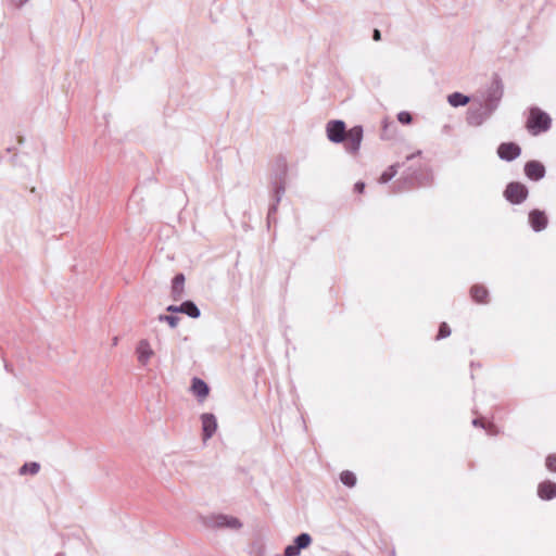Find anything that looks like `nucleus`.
<instances>
[{
  "instance_id": "f257e3e1",
  "label": "nucleus",
  "mask_w": 556,
  "mask_h": 556,
  "mask_svg": "<svg viewBox=\"0 0 556 556\" xmlns=\"http://www.w3.org/2000/svg\"><path fill=\"white\" fill-rule=\"evenodd\" d=\"M503 97V87L500 81H494L480 103L478 113H471L469 115V122L471 124L480 125L484 119L490 117L492 113L497 109L501 99Z\"/></svg>"
},
{
  "instance_id": "f03ea898",
  "label": "nucleus",
  "mask_w": 556,
  "mask_h": 556,
  "mask_svg": "<svg viewBox=\"0 0 556 556\" xmlns=\"http://www.w3.org/2000/svg\"><path fill=\"white\" fill-rule=\"evenodd\" d=\"M551 115L539 106H530L526 119V129L532 136L547 132L552 128Z\"/></svg>"
},
{
  "instance_id": "7ed1b4c3",
  "label": "nucleus",
  "mask_w": 556,
  "mask_h": 556,
  "mask_svg": "<svg viewBox=\"0 0 556 556\" xmlns=\"http://www.w3.org/2000/svg\"><path fill=\"white\" fill-rule=\"evenodd\" d=\"M205 525L213 529L228 528L231 530H239L242 528V522L233 516L229 515H213L205 520Z\"/></svg>"
},
{
  "instance_id": "20e7f679",
  "label": "nucleus",
  "mask_w": 556,
  "mask_h": 556,
  "mask_svg": "<svg viewBox=\"0 0 556 556\" xmlns=\"http://www.w3.org/2000/svg\"><path fill=\"white\" fill-rule=\"evenodd\" d=\"M504 197L513 204H520L527 199L528 189L523 184L510 182L504 191Z\"/></svg>"
},
{
  "instance_id": "39448f33",
  "label": "nucleus",
  "mask_w": 556,
  "mask_h": 556,
  "mask_svg": "<svg viewBox=\"0 0 556 556\" xmlns=\"http://www.w3.org/2000/svg\"><path fill=\"white\" fill-rule=\"evenodd\" d=\"M135 354L138 363L142 367H147L154 357L155 352L148 339H140L136 344Z\"/></svg>"
},
{
  "instance_id": "423d86ee",
  "label": "nucleus",
  "mask_w": 556,
  "mask_h": 556,
  "mask_svg": "<svg viewBox=\"0 0 556 556\" xmlns=\"http://www.w3.org/2000/svg\"><path fill=\"white\" fill-rule=\"evenodd\" d=\"M363 140V127L354 126L348 130L346 137L344 139V147L346 152L351 154H356L361 148V143Z\"/></svg>"
},
{
  "instance_id": "0eeeda50",
  "label": "nucleus",
  "mask_w": 556,
  "mask_h": 556,
  "mask_svg": "<svg viewBox=\"0 0 556 556\" xmlns=\"http://www.w3.org/2000/svg\"><path fill=\"white\" fill-rule=\"evenodd\" d=\"M326 132L331 142L340 143L344 141L348 130L343 121L336 119L327 123Z\"/></svg>"
},
{
  "instance_id": "6e6552de",
  "label": "nucleus",
  "mask_w": 556,
  "mask_h": 556,
  "mask_svg": "<svg viewBox=\"0 0 556 556\" xmlns=\"http://www.w3.org/2000/svg\"><path fill=\"white\" fill-rule=\"evenodd\" d=\"M311 543V535L308 533H301L294 539L293 544H290L285 548L283 555L299 556L301 551L308 547Z\"/></svg>"
},
{
  "instance_id": "1a4fd4ad",
  "label": "nucleus",
  "mask_w": 556,
  "mask_h": 556,
  "mask_svg": "<svg viewBox=\"0 0 556 556\" xmlns=\"http://www.w3.org/2000/svg\"><path fill=\"white\" fill-rule=\"evenodd\" d=\"M521 153V149L518 144L514 142H504L501 143L497 148V154L500 159L511 162L517 159Z\"/></svg>"
},
{
  "instance_id": "9d476101",
  "label": "nucleus",
  "mask_w": 556,
  "mask_h": 556,
  "mask_svg": "<svg viewBox=\"0 0 556 556\" xmlns=\"http://www.w3.org/2000/svg\"><path fill=\"white\" fill-rule=\"evenodd\" d=\"M203 440L207 441L213 437L217 429L216 417L211 413H204L201 415Z\"/></svg>"
},
{
  "instance_id": "9b49d317",
  "label": "nucleus",
  "mask_w": 556,
  "mask_h": 556,
  "mask_svg": "<svg viewBox=\"0 0 556 556\" xmlns=\"http://www.w3.org/2000/svg\"><path fill=\"white\" fill-rule=\"evenodd\" d=\"M529 223L536 232L542 231L547 226V217L543 211L533 210L529 213Z\"/></svg>"
},
{
  "instance_id": "f8f14e48",
  "label": "nucleus",
  "mask_w": 556,
  "mask_h": 556,
  "mask_svg": "<svg viewBox=\"0 0 556 556\" xmlns=\"http://www.w3.org/2000/svg\"><path fill=\"white\" fill-rule=\"evenodd\" d=\"M525 174L532 180H540L545 175V168L538 161H529L525 165Z\"/></svg>"
},
{
  "instance_id": "ddd939ff",
  "label": "nucleus",
  "mask_w": 556,
  "mask_h": 556,
  "mask_svg": "<svg viewBox=\"0 0 556 556\" xmlns=\"http://www.w3.org/2000/svg\"><path fill=\"white\" fill-rule=\"evenodd\" d=\"M285 194V184L283 177H279L274 182V203L269 206L268 210V218L277 211V205L280 202L282 195Z\"/></svg>"
},
{
  "instance_id": "4468645a",
  "label": "nucleus",
  "mask_w": 556,
  "mask_h": 556,
  "mask_svg": "<svg viewBox=\"0 0 556 556\" xmlns=\"http://www.w3.org/2000/svg\"><path fill=\"white\" fill-rule=\"evenodd\" d=\"M538 495L540 498L549 501L556 497V483L552 481L541 482L538 486Z\"/></svg>"
},
{
  "instance_id": "2eb2a0df",
  "label": "nucleus",
  "mask_w": 556,
  "mask_h": 556,
  "mask_svg": "<svg viewBox=\"0 0 556 556\" xmlns=\"http://www.w3.org/2000/svg\"><path fill=\"white\" fill-rule=\"evenodd\" d=\"M191 391L199 399V401H203L210 392L208 386L206 382L200 378H193L191 383Z\"/></svg>"
},
{
  "instance_id": "dca6fc26",
  "label": "nucleus",
  "mask_w": 556,
  "mask_h": 556,
  "mask_svg": "<svg viewBox=\"0 0 556 556\" xmlns=\"http://www.w3.org/2000/svg\"><path fill=\"white\" fill-rule=\"evenodd\" d=\"M185 288V276L184 274H177L172 282V296L174 301H179L184 296Z\"/></svg>"
},
{
  "instance_id": "f3484780",
  "label": "nucleus",
  "mask_w": 556,
  "mask_h": 556,
  "mask_svg": "<svg viewBox=\"0 0 556 556\" xmlns=\"http://www.w3.org/2000/svg\"><path fill=\"white\" fill-rule=\"evenodd\" d=\"M180 313L191 318H198L201 314L199 307L192 301H185L179 305Z\"/></svg>"
},
{
  "instance_id": "a211bd4d",
  "label": "nucleus",
  "mask_w": 556,
  "mask_h": 556,
  "mask_svg": "<svg viewBox=\"0 0 556 556\" xmlns=\"http://www.w3.org/2000/svg\"><path fill=\"white\" fill-rule=\"evenodd\" d=\"M469 101L470 98L460 92H453L447 97V102L454 108L464 106L469 103Z\"/></svg>"
},
{
  "instance_id": "6ab92c4d",
  "label": "nucleus",
  "mask_w": 556,
  "mask_h": 556,
  "mask_svg": "<svg viewBox=\"0 0 556 556\" xmlns=\"http://www.w3.org/2000/svg\"><path fill=\"white\" fill-rule=\"evenodd\" d=\"M471 298L478 303H484L488 296V290L485 287L476 285L470 290Z\"/></svg>"
},
{
  "instance_id": "aec40b11",
  "label": "nucleus",
  "mask_w": 556,
  "mask_h": 556,
  "mask_svg": "<svg viewBox=\"0 0 556 556\" xmlns=\"http://www.w3.org/2000/svg\"><path fill=\"white\" fill-rule=\"evenodd\" d=\"M399 167H400L399 164L391 165L379 177V179H378L379 184H387V182H389L397 174Z\"/></svg>"
},
{
  "instance_id": "412c9836",
  "label": "nucleus",
  "mask_w": 556,
  "mask_h": 556,
  "mask_svg": "<svg viewBox=\"0 0 556 556\" xmlns=\"http://www.w3.org/2000/svg\"><path fill=\"white\" fill-rule=\"evenodd\" d=\"M340 480L344 485L349 488H353L356 484V476L349 470H344L341 472Z\"/></svg>"
},
{
  "instance_id": "4be33fe9",
  "label": "nucleus",
  "mask_w": 556,
  "mask_h": 556,
  "mask_svg": "<svg viewBox=\"0 0 556 556\" xmlns=\"http://www.w3.org/2000/svg\"><path fill=\"white\" fill-rule=\"evenodd\" d=\"M40 469V465L38 463H26L24 464L21 469H20V473L21 475H25V473H30V475H36L38 473Z\"/></svg>"
},
{
  "instance_id": "5701e85b",
  "label": "nucleus",
  "mask_w": 556,
  "mask_h": 556,
  "mask_svg": "<svg viewBox=\"0 0 556 556\" xmlns=\"http://www.w3.org/2000/svg\"><path fill=\"white\" fill-rule=\"evenodd\" d=\"M159 320L167 323L170 326V328H176L178 325L179 318L175 315H160Z\"/></svg>"
},
{
  "instance_id": "b1692460",
  "label": "nucleus",
  "mask_w": 556,
  "mask_h": 556,
  "mask_svg": "<svg viewBox=\"0 0 556 556\" xmlns=\"http://www.w3.org/2000/svg\"><path fill=\"white\" fill-rule=\"evenodd\" d=\"M451 334V329L447 326V324L443 323L441 324L439 328L438 339H444Z\"/></svg>"
},
{
  "instance_id": "393cba45",
  "label": "nucleus",
  "mask_w": 556,
  "mask_h": 556,
  "mask_svg": "<svg viewBox=\"0 0 556 556\" xmlns=\"http://www.w3.org/2000/svg\"><path fill=\"white\" fill-rule=\"evenodd\" d=\"M545 465L549 471L556 472V454L547 456Z\"/></svg>"
},
{
  "instance_id": "a878e982",
  "label": "nucleus",
  "mask_w": 556,
  "mask_h": 556,
  "mask_svg": "<svg viewBox=\"0 0 556 556\" xmlns=\"http://www.w3.org/2000/svg\"><path fill=\"white\" fill-rule=\"evenodd\" d=\"M397 119L402 124H409L413 118L409 112L403 111L397 114Z\"/></svg>"
},
{
  "instance_id": "bb28decb",
  "label": "nucleus",
  "mask_w": 556,
  "mask_h": 556,
  "mask_svg": "<svg viewBox=\"0 0 556 556\" xmlns=\"http://www.w3.org/2000/svg\"><path fill=\"white\" fill-rule=\"evenodd\" d=\"M29 0H9V3L16 8V9H21L22 7H24Z\"/></svg>"
},
{
  "instance_id": "cd10ccee",
  "label": "nucleus",
  "mask_w": 556,
  "mask_h": 556,
  "mask_svg": "<svg viewBox=\"0 0 556 556\" xmlns=\"http://www.w3.org/2000/svg\"><path fill=\"white\" fill-rule=\"evenodd\" d=\"M354 189H355L356 192L362 193L364 191V189H365V184L362 182V181H358V182L355 184Z\"/></svg>"
},
{
  "instance_id": "c85d7f7f",
  "label": "nucleus",
  "mask_w": 556,
  "mask_h": 556,
  "mask_svg": "<svg viewBox=\"0 0 556 556\" xmlns=\"http://www.w3.org/2000/svg\"><path fill=\"white\" fill-rule=\"evenodd\" d=\"M372 39L375 41H379L381 39V33L379 29H375L374 33H372Z\"/></svg>"
},
{
  "instance_id": "c756f323",
  "label": "nucleus",
  "mask_w": 556,
  "mask_h": 556,
  "mask_svg": "<svg viewBox=\"0 0 556 556\" xmlns=\"http://www.w3.org/2000/svg\"><path fill=\"white\" fill-rule=\"evenodd\" d=\"M167 311L172 313H180L179 305H169Z\"/></svg>"
},
{
  "instance_id": "7c9ffc66",
  "label": "nucleus",
  "mask_w": 556,
  "mask_h": 556,
  "mask_svg": "<svg viewBox=\"0 0 556 556\" xmlns=\"http://www.w3.org/2000/svg\"><path fill=\"white\" fill-rule=\"evenodd\" d=\"M472 425H473L475 427H482V428H485L484 424H483V422H482V420H481V419H479V418L473 419V420H472Z\"/></svg>"
},
{
  "instance_id": "2f4dec72",
  "label": "nucleus",
  "mask_w": 556,
  "mask_h": 556,
  "mask_svg": "<svg viewBox=\"0 0 556 556\" xmlns=\"http://www.w3.org/2000/svg\"><path fill=\"white\" fill-rule=\"evenodd\" d=\"M117 342H118V338H117V337H114V338H113V343H112V344H113V345H116V344H117Z\"/></svg>"
},
{
  "instance_id": "473e14b6",
  "label": "nucleus",
  "mask_w": 556,
  "mask_h": 556,
  "mask_svg": "<svg viewBox=\"0 0 556 556\" xmlns=\"http://www.w3.org/2000/svg\"><path fill=\"white\" fill-rule=\"evenodd\" d=\"M404 189L402 187H399L397 190L393 191L394 193H397V192H401L403 191Z\"/></svg>"
},
{
  "instance_id": "72a5a7b5",
  "label": "nucleus",
  "mask_w": 556,
  "mask_h": 556,
  "mask_svg": "<svg viewBox=\"0 0 556 556\" xmlns=\"http://www.w3.org/2000/svg\"><path fill=\"white\" fill-rule=\"evenodd\" d=\"M415 156V154H410L406 157L407 161L412 160Z\"/></svg>"
}]
</instances>
